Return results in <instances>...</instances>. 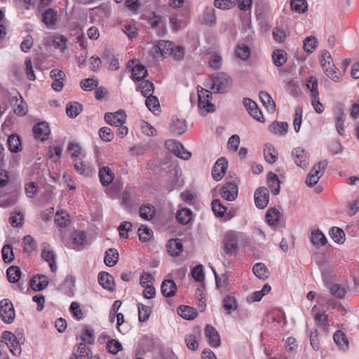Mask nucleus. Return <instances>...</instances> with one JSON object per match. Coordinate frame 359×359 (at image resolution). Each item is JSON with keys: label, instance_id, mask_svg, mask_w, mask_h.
I'll return each instance as SVG.
<instances>
[{"label": "nucleus", "instance_id": "obj_1", "mask_svg": "<svg viewBox=\"0 0 359 359\" xmlns=\"http://www.w3.org/2000/svg\"><path fill=\"white\" fill-rule=\"evenodd\" d=\"M231 85V79L224 72H217L210 77V88L215 93H224Z\"/></svg>", "mask_w": 359, "mask_h": 359}, {"label": "nucleus", "instance_id": "obj_2", "mask_svg": "<svg viewBox=\"0 0 359 359\" xmlns=\"http://www.w3.org/2000/svg\"><path fill=\"white\" fill-rule=\"evenodd\" d=\"M241 233L235 231H228L222 240V249L226 255H233L238 250V240Z\"/></svg>", "mask_w": 359, "mask_h": 359}, {"label": "nucleus", "instance_id": "obj_3", "mask_svg": "<svg viewBox=\"0 0 359 359\" xmlns=\"http://www.w3.org/2000/svg\"><path fill=\"white\" fill-rule=\"evenodd\" d=\"M211 99L212 93L210 91L203 88L199 89L198 87V107L202 115L215 111V107L210 102Z\"/></svg>", "mask_w": 359, "mask_h": 359}, {"label": "nucleus", "instance_id": "obj_4", "mask_svg": "<svg viewBox=\"0 0 359 359\" xmlns=\"http://www.w3.org/2000/svg\"><path fill=\"white\" fill-rule=\"evenodd\" d=\"M1 338L13 355L19 356L21 354L22 348L20 344L24 341L22 340V336L18 338L11 332L4 331L1 334Z\"/></svg>", "mask_w": 359, "mask_h": 359}, {"label": "nucleus", "instance_id": "obj_5", "mask_svg": "<svg viewBox=\"0 0 359 359\" xmlns=\"http://www.w3.org/2000/svg\"><path fill=\"white\" fill-rule=\"evenodd\" d=\"M327 165L328 162L326 160L321 161L314 165L307 175L305 181L306 184L309 187L316 185L323 175Z\"/></svg>", "mask_w": 359, "mask_h": 359}, {"label": "nucleus", "instance_id": "obj_6", "mask_svg": "<svg viewBox=\"0 0 359 359\" xmlns=\"http://www.w3.org/2000/svg\"><path fill=\"white\" fill-rule=\"evenodd\" d=\"M0 317L3 322L12 323L15 318V312L12 302L8 299L0 302Z\"/></svg>", "mask_w": 359, "mask_h": 359}, {"label": "nucleus", "instance_id": "obj_7", "mask_svg": "<svg viewBox=\"0 0 359 359\" xmlns=\"http://www.w3.org/2000/svg\"><path fill=\"white\" fill-rule=\"evenodd\" d=\"M165 146L168 150L172 152L177 157L184 160H188L191 157V153L186 150L180 142L169 140L165 142Z\"/></svg>", "mask_w": 359, "mask_h": 359}, {"label": "nucleus", "instance_id": "obj_8", "mask_svg": "<svg viewBox=\"0 0 359 359\" xmlns=\"http://www.w3.org/2000/svg\"><path fill=\"white\" fill-rule=\"evenodd\" d=\"M238 185L235 180H232L226 182L221 189L222 197L229 201L236 200L238 196Z\"/></svg>", "mask_w": 359, "mask_h": 359}, {"label": "nucleus", "instance_id": "obj_9", "mask_svg": "<svg viewBox=\"0 0 359 359\" xmlns=\"http://www.w3.org/2000/svg\"><path fill=\"white\" fill-rule=\"evenodd\" d=\"M292 158L295 164L305 170L309 165V155L301 147L294 148L292 152Z\"/></svg>", "mask_w": 359, "mask_h": 359}, {"label": "nucleus", "instance_id": "obj_10", "mask_svg": "<svg viewBox=\"0 0 359 359\" xmlns=\"http://www.w3.org/2000/svg\"><path fill=\"white\" fill-rule=\"evenodd\" d=\"M200 24L207 27H213L217 22L215 9L213 7H206L198 18Z\"/></svg>", "mask_w": 359, "mask_h": 359}, {"label": "nucleus", "instance_id": "obj_11", "mask_svg": "<svg viewBox=\"0 0 359 359\" xmlns=\"http://www.w3.org/2000/svg\"><path fill=\"white\" fill-rule=\"evenodd\" d=\"M104 118L108 124L118 126V125H123L126 123V114L123 110L120 109L114 113H106Z\"/></svg>", "mask_w": 359, "mask_h": 359}, {"label": "nucleus", "instance_id": "obj_12", "mask_svg": "<svg viewBox=\"0 0 359 359\" xmlns=\"http://www.w3.org/2000/svg\"><path fill=\"white\" fill-rule=\"evenodd\" d=\"M243 104L250 116L255 119L262 123L265 121L264 117L255 102L250 98H244Z\"/></svg>", "mask_w": 359, "mask_h": 359}, {"label": "nucleus", "instance_id": "obj_13", "mask_svg": "<svg viewBox=\"0 0 359 359\" xmlns=\"http://www.w3.org/2000/svg\"><path fill=\"white\" fill-rule=\"evenodd\" d=\"M269 193L266 187H261L255 192V203L258 208L263 209L269 203Z\"/></svg>", "mask_w": 359, "mask_h": 359}, {"label": "nucleus", "instance_id": "obj_14", "mask_svg": "<svg viewBox=\"0 0 359 359\" xmlns=\"http://www.w3.org/2000/svg\"><path fill=\"white\" fill-rule=\"evenodd\" d=\"M228 167V162L224 158H219L215 163L212 175L215 180L219 181L224 177Z\"/></svg>", "mask_w": 359, "mask_h": 359}, {"label": "nucleus", "instance_id": "obj_15", "mask_svg": "<svg viewBox=\"0 0 359 359\" xmlns=\"http://www.w3.org/2000/svg\"><path fill=\"white\" fill-rule=\"evenodd\" d=\"M205 335L208 339L210 346L215 348L220 346V336L214 327L207 325L205 327Z\"/></svg>", "mask_w": 359, "mask_h": 359}, {"label": "nucleus", "instance_id": "obj_16", "mask_svg": "<svg viewBox=\"0 0 359 359\" xmlns=\"http://www.w3.org/2000/svg\"><path fill=\"white\" fill-rule=\"evenodd\" d=\"M33 133L36 138L43 141L47 139L50 133V130L47 123L41 122L34 126Z\"/></svg>", "mask_w": 359, "mask_h": 359}, {"label": "nucleus", "instance_id": "obj_17", "mask_svg": "<svg viewBox=\"0 0 359 359\" xmlns=\"http://www.w3.org/2000/svg\"><path fill=\"white\" fill-rule=\"evenodd\" d=\"M98 282L104 289L109 291L114 290V280L113 276L109 273L105 271L100 272L98 274Z\"/></svg>", "mask_w": 359, "mask_h": 359}, {"label": "nucleus", "instance_id": "obj_18", "mask_svg": "<svg viewBox=\"0 0 359 359\" xmlns=\"http://www.w3.org/2000/svg\"><path fill=\"white\" fill-rule=\"evenodd\" d=\"M29 285L34 291H41L48 286V280L44 275H37L30 280Z\"/></svg>", "mask_w": 359, "mask_h": 359}, {"label": "nucleus", "instance_id": "obj_19", "mask_svg": "<svg viewBox=\"0 0 359 359\" xmlns=\"http://www.w3.org/2000/svg\"><path fill=\"white\" fill-rule=\"evenodd\" d=\"M73 248L81 250L87 245L86 236L84 232L75 231L72 234Z\"/></svg>", "mask_w": 359, "mask_h": 359}, {"label": "nucleus", "instance_id": "obj_20", "mask_svg": "<svg viewBox=\"0 0 359 359\" xmlns=\"http://www.w3.org/2000/svg\"><path fill=\"white\" fill-rule=\"evenodd\" d=\"M102 58L109 64V69L111 71H116L119 69L118 59L110 50L105 49L102 53Z\"/></svg>", "mask_w": 359, "mask_h": 359}, {"label": "nucleus", "instance_id": "obj_21", "mask_svg": "<svg viewBox=\"0 0 359 359\" xmlns=\"http://www.w3.org/2000/svg\"><path fill=\"white\" fill-rule=\"evenodd\" d=\"M161 293L164 297H172L177 291V285L172 280H165L161 287Z\"/></svg>", "mask_w": 359, "mask_h": 359}, {"label": "nucleus", "instance_id": "obj_22", "mask_svg": "<svg viewBox=\"0 0 359 359\" xmlns=\"http://www.w3.org/2000/svg\"><path fill=\"white\" fill-rule=\"evenodd\" d=\"M99 177L102 184L103 186H107L112 182L114 175L109 167L104 166L99 170Z\"/></svg>", "mask_w": 359, "mask_h": 359}, {"label": "nucleus", "instance_id": "obj_23", "mask_svg": "<svg viewBox=\"0 0 359 359\" xmlns=\"http://www.w3.org/2000/svg\"><path fill=\"white\" fill-rule=\"evenodd\" d=\"M168 253L173 257L179 256L183 250V245L178 238L171 239L167 244Z\"/></svg>", "mask_w": 359, "mask_h": 359}, {"label": "nucleus", "instance_id": "obj_24", "mask_svg": "<svg viewBox=\"0 0 359 359\" xmlns=\"http://www.w3.org/2000/svg\"><path fill=\"white\" fill-rule=\"evenodd\" d=\"M42 258L49 263V266L52 272H55L57 270V264L55 262V255L53 250L49 247H46L41 252Z\"/></svg>", "mask_w": 359, "mask_h": 359}, {"label": "nucleus", "instance_id": "obj_25", "mask_svg": "<svg viewBox=\"0 0 359 359\" xmlns=\"http://www.w3.org/2000/svg\"><path fill=\"white\" fill-rule=\"evenodd\" d=\"M177 313L186 320H194L198 315L197 311L191 306L182 305L177 309Z\"/></svg>", "mask_w": 359, "mask_h": 359}, {"label": "nucleus", "instance_id": "obj_26", "mask_svg": "<svg viewBox=\"0 0 359 359\" xmlns=\"http://www.w3.org/2000/svg\"><path fill=\"white\" fill-rule=\"evenodd\" d=\"M259 99L269 112L273 113L276 111L275 102L268 93L261 91L259 93Z\"/></svg>", "mask_w": 359, "mask_h": 359}, {"label": "nucleus", "instance_id": "obj_27", "mask_svg": "<svg viewBox=\"0 0 359 359\" xmlns=\"http://www.w3.org/2000/svg\"><path fill=\"white\" fill-rule=\"evenodd\" d=\"M264 156L265 160L271 163H274L278 158V151L275 149L273 144L270 143H267L264 146Z\"/></svg>", "mask_w": 359, "mask_h": 359}, {"label": "nucleus", "instance_id": "obj_28", "mask_svg": "<svg viewBox=\"0 0 359 359\" xmlns=\"http://www.w3.org/2000/svg\"><path fill=\"white\" fill-rule=\"evenodd\" d=\"M74 353L79 359H90L93 357V353L86 344L80 343L77 345V348L74 349Z\"/></svg>", "mask_w": 359, "mask_h": 359}, {"label": "nucleus", "instance_id": "obj_29", "mask_svg": "<svg viewBox=\"0 0 359 359\" xmlns=\"http://www.w3.org/2000/svg\"><path fill=\"white\" fill-rule=\"evenodd\" d=\"M312 313L314 316L315 321L316 323L322 327H325L328 323V316L325 311H320L316 306H314L312 309Z\"/></svg>", "mask_w": 359, "mask_h": 359}, {"label": "nucleus", "instance_id": "obj_30", "mask_svg": "<svg viewBox=\"0 0 359 359\" xmlns=\"http://www.w3.org/2000/svg\"><path fill=\"white\" fill-rule=\"evenodd\" d=\"M187 126V122L184 119L175 118L172 121L170 130L172 133L181 135L185 133Z\"/></svg>", "mask_w": 359, "mask_h": 359}, {"label": "nucleus", "instance_id": "obj_31", "mask_svg": "<svg viewBox=\"0 0 359 359\" xmlns=\"http://www.w3.org/2000/svg\"><path fill=\"white\" fill-rule=\"evenodd\" d=\"M288 124L286 122H273L269 126V130L271 133L284 135L287 132Z\"/></svg>", "mask_w": 359, "mask_h": 359}, {"label": "nucleus", "instance_id": "obj_32", "mask_svg": "<svg viewBox=\"0 0 359 359\" xmlns=\"http://www.w3.org/2000/svg\"><path fill=\"white\" fill-rule=\"evenodd\" d=\"M268 184L271 192L274 195H278L280 193V182L276 174L270 172L268 175Z\"/></svg>", "mask_w": 359, "mask_h": 359}, {"label": "nucleus", "instance_id": "obj_33", "mask_svg": "<svg viewBox=\"0 0 359 359\" xmlns=\"http://www.w3.org/2000/svg\"><path fill=\"white\" fill-rule=\"evenodd\" d=\"M118 260V253L116 250L109 248L106 251L104 262L107 266L110 267L114 266L116 264Z\"/></svg>", "mask_w": 359, "mask_h": 359}, {"label": "nucleus", "instance_id": "obj_34", "mask_svg": "<svg viewBox=\"0 0 359 359\" xmlns=\"http://www.w3.org/2000/svg\"><path fill=\"white\" fill-rule=\"evenodd\" d=\"M325 75L335 82H338L340 80V74L339 73L338 69L335 67L332 60L329 62L325 68L323 69Z\"/></svg>", "mask_w": 359, "mask_h": 359}, {"label": "nucleus", "instance_id": "obj_35", "mask_svg": "<svg viewBox=\"0 0 359 359\" xmlns=\"http://www.w3.org/2000/svg\"><path fill=\"white\" fill-rule=\"evenodd\" d=\"M67 151L69 153L72 160L85 157L86 156L81 146L76 142L69 143Z\"/></svg>", "mask_w": 359, "mask_h": 359}, {"label": "nucleus", "instance_id": "obj_36", "mask_svg": "<svg viewBox=\"0 0 359 359\" xmlns=\"http://www.w3.org/2000/svg\"><path fill=\"white\" fill-rule=\"evenodd\" d=\"M172 47V43L169 41H159L156 46V51L159 52L163 57H165L170 55Z\"/></svg>", "mask_w": 359, "mask_h": 359}, {"label": "nucleus", "instance_id": "obj_37", "mask_svg": "<svg viewBox=\"0 0 359 359\" xmlns=\"http://www.w3.org/2000/svg\"><path fill=\"white\" fill-rule=\"evenodd\" d=\"M57 12L52 8H48L45 11L43 15V22L48 27H54L57 20Z\"/></svg>", "mask_w": 359, "mask_h": 359}, {"label": "nucleus", "instance_id": "obj_38", "mask_svg": "<svg viewBox=\"0 0 359 359\" xmlns=\"http://www.w3.org/2000/svg\"><path fill=\"white\" fill-rule=\"evenodd\" d=\"M8 145L11 152L17 153L22 150L21 141L18 135L13 134L8 137Z\"/></svg>", "mask_w": 359, "mask_h": 359}, {"label": "nucleus", "instance_id": "obj_39", "mask_svg": "<svg viewBox=\"0 0 359 359\" xmlns=\"http://www.w3.org/2000/svg\"><path fill=\"white\" fill-rule=\"evenodd\" d=\"M333 339L334 342L341 348V349H347L348 348L349 342L348 340L344 334L341 330H337L333 336Z\"/></svg>", "mask_w": 359, "mask_h": 359}, {"label": "nucleus", "instance_id": "obj_40", "mask_svg": "<svg viewBox=\"0 0 359 359\" xmlns=\"http://www.w3.org/2000/svg\"><path fill=\"white\" fill-rule=\"evenodd\" d=\"M7 278L10 283H17L21 277V270L18 266H12L6 270Z\"/></svg>", "mask_w": 359, "mask_h": 359}, {"label": "nucleus", "instance_id": "obj_41", "mask_svg": "<svg viewBox=\"0 0 359 359\" xmlns=\"http://www.w3.org/2000/svg\"><path fill=\"white\" fill-rule=\"evenodd\" d=\"M222 305L228 314L235 311L238 308V304L236 299L231 296H226L222 301Z\"/></svg>", "mask_w": 359, "mask_h": 359}, {"label": "nucleus", "instance_id": "obj_42", "mask_svg": "<svg viewBox=\"0 0 359 359\" xmlns=\"http://www.w3.org/2000/svg\"><path fill=\"white\" fill-rule=\"evenodd\" d=\"M327 287L330 293L336 298L343 299L346 295V290L338 283H330Z\"/></svg>", "mask_w": 359, "mask_h": 359}, {"label": "nucleus", "instance_id": "obj_43", "mask_svg": "<svg viewBox=\"0 0 359 359\" xmlns=\"http://www.w3.org/2000/svg\"><path fill=\"white\" fill-rule=\"evenodd\" d=\"M147 76V70L141 64H136L132 69V76L135 80H141Z\"/></svg>", "mask_w": 359, "mask_h": 359}, {"label": "nucleus", "instance_id": "obj_44", "mask_svg": "<svg viewBox=\"0 0 359 359\" xmlns=\"http://www.w3.org/2000/svg\"><path fill=\"white\" fill-rule=\"evenodd\" d=\"M291 9L299 14L305 13L308 9V4L306 0H291Z\"/></svg>", "mask_w": 359, "mask_h": 359}, {"label": "nucleus", "instance_id": "obj_45", "mask_svg": "<svg viewBox=\"0 0 359 359\" xmlns=\"http://www.w3.org/2000/svg\"><path fill=\"white\" fill-rule=\"evenodd\" d=\"M310 240L314 245L323 246L327 243L325 235L319 230L314 231L311 233Z\"/></svg>", "mask_w": 359, "mask_h": 359}, {"label": "nucleus", "instance_id": "obj_46", "mask_svg": "<svg viewBox=\"0 0 359 359\" xmlns=\"http://www.w3.org/2000/svg\"><path fill=\"white\" fill-rule=\"evenodd\" d=\"M192 212L189 209L182 208L178 210L176 215V219L180 223L186 224L190 222Z\"/></svg>", "mask_w": 359, "mask_h": 359}, {"label": "nucleus", "instance_id": "obj_47", "mask_svg": "<svg viewBox=\"0 0 359 359\" xmlns=\"http://www.w3.org/2000/svg\"><path fill=\"white\" fill-rule=\"evenodd\" d=\"M155 215V208L151 205H142L140 208V215L145 220L151 219Z\"/></svg>", "mask_w": 359, "mask_h": 359}, {"label": "nucleus", "instance_id": "obj_48", "mask_svg": "<svg viewBox=\"0 0 359 359\" xmlns=\"http://www.w3.org/2000/svg\"><path fill=\"white\" fill-rule=\"evenodd\" d=\"M145 104L149 111L156 114V111H160V104L157 97L150 95L146 97Z\"/></svg>", "mask_w": 359, "mask_h": 359}, {"label": "nucleus", "instance_id": "obj_49", "mask_svg": "<svg viewBox=\"0 0 359 359\" xmlns=\"http://www.w3.org/2000/svg\"><path fill=\"white\" fill-rule=\"evenodd\" d=\"M82 105L79 102L69 103L67 105L66 113L70 118L76 117L82 111Z\"/></svg>", "mask_w": 359, "mask_h": 359}, {"label": "nucleus", "instance_id": "obj_50", "mask_svg": "<svg viewBox=\"0 0 359 359\" xmlns=\"http://www.w3.org/2000/svg\"><path fill=\"white\" fill-rule=\"evenodd\" d=\"M254 274L260 279H266L269 277V271L266 266L262 263H257L253 266Z\"/></svg>", "mask_w": 359, "mask_h": 359}, {"label": "nucleus", "instance_id": "obj_51", "mask_svg": "<svg viewBox=\"0 0 359 359\" xmlns=\"http://www.w3.org/2000/svg\"><path fill=\"white\" fill-rule=\"evenodd\" d=\"M139 89L140 90L142 95L146 97L147 96L152 95L154 90V85L150 81L144 80L140 84Z\"/></svg>", "mask_w": 359, "mask_h": 359}, {"label": "nucleus", "instance_id": "obj_52", "mask_svg": "<svg viewBox=\"0 0 359 359\" xmlns=\"http://www.w3.org/2000/svg\"><path fill=\"white\" fill-rule=\"evenodd\" d=\"M272 57L274 65L277 67L283 65L287 61L286 53L280 49L274 50Z\"/></svg>", "mask_w": 359, "mask_h": 359}, {"label": "nucleus", "instance_id": "obj_53", "mask_svg": "<svg viewBox=\"0 0 359 359\" xmlns=\"http://www.w3.org/2000/svg\"><path fill=\"white\" fill-rule=\"evenodd\" d=\"M235 55L238 58L246 60L250 55V50L248 46L239 44L235 48Z\"/></svg>", "mask_w": 359, "mask_h": 359}, {"label": "nucleus", "instance_id": "obj_54", "mask_svg": "<svg viewBox=\"0 0 359 359\" xmlns=\"http://www.w3.org/2000/svg\"><path fill=\"white\" fill-rule=\"evenodd\" d=\"M318 39L313 36H308L304 40L303 48L307 53H313L317 48Z\"/></svg>", "mask_w": 359, "mask_h": 359}, {"label": "nucleus", "instance_id": "obj_55", "mask_svg": "<svg viewBox=\"0 0 359 359\" xmlns=\"http://www.w3.org/2000/svg\"><path fill=\"white\" fill-rule=\"evenodd\" d=\"M332 240L337 243H343L345 241V233L344 231L339 227H332L330 231Z\"/></svg>", "mask_w": 359, "mask_h": 359}, {"label": "nucleus", "instance_id": "obj_56", "mask_svg": "<svg viewBox=\"0 0 359 359\" xmlns=\"http://www.w3.org/2000/svg\"><path fill=\"white\" fill-rule=\"evenodd\" d=\"M68 39L63 35L56 34L54 36L53 44L55 48L60 49L64 52L67 49V43Z\"/></svg>", "mask_w": 359, "mask_h": 359}, {"label": "nucleus", "instance_id": "obj_57", "mask_svg": "<svg viewBox=\"0 0 359 359\" xmlns=\"http://www.w3.org/2000/svg\"><path fill=\"white\" fill-rule=\"evenodd\" d=\"M280 216V214L278 210L276 208H270L266 214V220L270 226H272L279 221Z\"/></svg>", "mask_w": 359, "mask_h": 359}, {"label": "nucleus", "instance_id": "obj_58", "mask_svg": "<svg viewBox=\"0 0 359 359\" xmlns=\"http://www.w3.org/2000/svg\"><path fill=\"white\" fill-rule=\"evenodd\" d=\"M137 308L139 313V320L140 322H144L148 320L151 313V308L140 303L137 304Z\"/></svg>", "mask_w": 359, "mask_h": 359}, {"label": "nucleus", "instance_id": "obj_59", "mask_svg": "<svg viewBox=\"0 0 359 359\" xmlns=\"http://www.w3.org/2000/svg\"><path fill=\"white\" fill-rule=\"evenodd\" d=\"M98 85V81L94 77L83 79L80 82L81 88L85 91H90Z\"/></svg>", "mask_w": 359, "mask_h": 359}, {"label": "nucleus", "instance_id": "obj_60", "mask_svg": "<svg viewBox=\"0 0 359 359\" xmlns=\"http://www.w3.org/2000/svg\"><path fill=\"white\" fill-rule=\"evenodd\" d=\"M345 121V114L342 111H339L335 117V127L340 135L344 134V123Z\"/></svg>", "mask_w": 359, "mask_h": 359}, {"label": "nucleus", "instance_id": "obj_61", "mask_svg": "<svg viewBox=\"0 0 359 359\" xmlns=\"http://www.w3.org/2000/svg\"><path fill=\"white\" fill-rule=\"evenodd\" d=\"M138 236L141 241L147 242L151 238L153 231L147 226H141L138 229Z\"/></svg>", "mask_w": 359, "mask_h": 359}, {"label": "nucleus", "instance_id": "obj_62", "mask_svg": "<svg viewBox=\"0 0 359 359\" xmlns=\"http://www.w3.org/2000/svg\"><path fill=\"white\" fill-rule=\"evenodd\" d=\"M69 215L65 211H60L55 214V222L61 227L67 226L69 224Z\"/></svg>", "mask_w": 359, "mask_h": 359}, {"label": "nucleus", "instance_id": "obj_63", "mask_svg": "<svg viewBox=\"0 0 359 359\" xmlns=\"http://www.w3.org/2000/svg\"><path fill=\"white\" fill-rule=\"evenodd\" d=\"M24 250L27 252H32L37 248V243L31 236H25L23 238Z\"/></svg>", "mask_w": 359, "mask_h": 359}, {"label": "nucleus", "instance_id": "obj_64", "mask_svg": "<svg viewBox=\"0 0 359 359\" xmlns=\"http://www.w3.org/2000/svg\"><path fill=\"white\" fill-rule=\"evenodd\" d=\"M1 255L5 263H11L14 259L12 246L11 245H5L2 248Z\"/></svg>", "mask_w": 359, "mask_h": 359}]
</instances>
